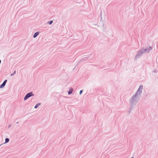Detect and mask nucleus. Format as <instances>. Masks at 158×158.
I'll return each mask as SVG.
<instances>
[{
  "instance_id": "f8f14e48",
  "label": "nucleus",
  "mask_w": 158,
  "mask_h": 158,
  "mask_svg": "<svg viewBox=\"0 0 158 158\" xmlns=\"http://www.w3.org/2000/svg\"><path fill=\"white\" fill-rule=\"evenodd\" d=\"M82 90H80V92H79L80 94H82Z\"/></svg>"
},
{
  "instance_id": "1a4fd4ad",
  "label": "nucleus",
  "mask_w": 158,
  "mask_h": 158,
  "mask_svg": "<svg viewBox=\"0 0 158 158\" xmlns=\"http://www.w3.org/2000/svg\"><path fill=\"white\" fill-rule=\"evenodd\" d=\"M9 140L8 138H6L5 139V143H6L8 142L9 141Z\"/></svg>"
},
{
  "instance_id": "39448f33",
  "label": "nucleus",
  "mask_w": 158,
  "mask_h": 158,
  "mask_svg": "<svg viewBox=\"0 0 158 158\" xmlns=\"http://www.w3.org/2000/svg\"><path fill=\"white\" fill-rule=\"evenodd\" d=\"M33 95H34L33 94L32 92H30L29 93H28L26 94V95L24 98V100H26L30 97L33 96Z\"/></svg>"
},
{
  "instance_id": "ddd939ff",
  "label": "nucleus",
  "mask_w": 158,
  "mask_h": 158,
  "mask_svg": "<svg viewBox=\"0 0 158 158\" xmlns=\"http://www.w3.org/2000/svg\"><path fill=\"white\" fill-rule=\"evenodd\" d=\"M131 158H134V157H132Z\"/></svg>"
},
{
  "instance_id": "f257e3e1",
  "label": "nucleus",
  "mask_w": 158,
  "mask_h": 158,
  "mask_svg": "<svg viewBox=\"0 0 158 158\" xmlns=\"http://www.w3.org/2000/svg\"><path fill=\"white\" fill-rule=\"evenodd\" d=\"M140 97L135 94L133 95L129 100L130 108L132 109L137 104Z\"/></svg>"
},
{
  "instance_id": "423d86ee",
  "label": "nucleus",
  "mask_w": 158,
  "mask_h": 158,
  "mask_svg": "<svg viewBox=\"0 0 158 158\" xmlns=\"http://www.w3.org/2000/svg\"><path fill=\"white\" fill-rule=\"evenodd\" d=\"M6 82V80H5L3 83L0 85V88H1L5 86Z\"/></svg>"
},
{
  "instance_id": "20e7f679",
  "label": "nucleus",
  "mask_w": 158,
  "mask_h": 158,
  "mask_svg": "<svg viewBox=\"0 0 158 158\" xmlns=\"http://www.w3.org/2000/svg\"><path fill=\"white\" fill-rule=\"evenodd\" d=\"M152 49V48L151 46L147 47L146 48H143V50L145 53L149 52Z\"/></svg>"
},
{
  "instance_id": "7ed1b4c3",
  "label": "nucleus",
  "mask_w": 158,
  "mask_h": 158,
  "mask_svg": "<svg viewBox=\"0 0 158 158\" xmlns=\"http://www.w3.org/2000/svg\"><path fill=\"white\" fill-rule=\"evenodd\" d=\"M143 89V85H140L137 91L136 92V93L135 94L140 97V94L142 93V91Z\"/></svg>"
},
{
  "instance_id": "9b49d317",
  "label": "nucleus",
  "mask_w": 158,
  "mask_h": 158,
  "mask_svg": "<svg viewBox=\"0 0 158 158\" xmlns=\"http://www.w3.org/2000/svg\"><path fill=\"white\" fill-rule=\"evenodd\" d=\"M39 103L37 104L35 106V108H37L39 106Z\"/></svg>"
},
{
  "instance_id": "0eeeda50",
  "label": "nucleus",
  "mask_w": 158,
  "mask_h": 158,
  "mask_svg": "<svg viewBox=\"0 0 158 158\" xmlns=\"http://www.w3.org/2000/svg\"><path fill=\"white\" fill-rule=\"evenodd\" d=\"M73 89L71 88L69 89V91H68V94H70L72 93L73 91Z\"/></svg>"
},
{
  "instance_id": "9d476101",
  "label": "nucleus",
  "mask_w": 158,
  "mask_h": 158,
  "mask_svg": "<svg viewBox=\"0 0 158 158\" xmlns=\"http://www.w3.org/2000/svg\"><path fill=\"white\" fill-rule=\"evenodd\" d=\"M53 23V21H50L48 22V23L49 24V25H51Z\"/></svg>"
},
{
  "instance_id": "f03ea898",
  "label": "nucleus",
  "mask_w": 158,
  "mask_h": 158,
  "mask_svg": "<svg viewBox=\"0 0 158 158\" xmlns=\"http://www.w3.org/2000/svg\"><path fill=\"white\" fill-rule=\"evenodd\" d=\"M145 53L144 51L143 50V48L141 49L138 52L136 53L135 57V59L137 60L142 55Z\"/></svg>"
},
{
  "instance_id": "6e6552de",
  "label": "nucleus",
  "mask_w": 158,
  "mask_h": 158,
  "mask_svg": "<svg viewBox=\"0 0 158 158\" xmlns=\"http://www.w3.org/2000/svg\"><path fill=\"white\" fill-rule=\"evenodd\" d=\"M39 34V32H36L33 35L34 38H35L36 37L37 35H38Z\"/></svg>"
}]
</instances>
